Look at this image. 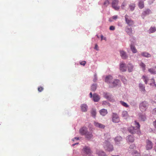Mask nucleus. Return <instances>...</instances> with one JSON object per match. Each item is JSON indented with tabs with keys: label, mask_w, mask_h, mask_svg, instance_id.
I'll return each mask as SVG.
<instances>
[{
	"label": "nucleus",
	"mask_w": 156,
	"mask_h": 156,
	"mask_svg": "<svg viewBox=\"0 0 156 156\" xmlns=\"http://www.w3.org/2000/svg\"><path fill=\"white\" fill-rule=\"evenodd\" d=\"M115 143L118 144L122 140V138L120 136H117L114 139Z\"/></svg>",
	"instance_id": "nucleus-20"
},
{
	"label": "nucleus",
	"mask_w": 156,
	"mask_h": 156,
	"mask_svg": "<svg viewBox=\"0 0 156 156\" xmlns=\"http://www.w3.org/2000/svg\"><path fill=\"white\" fill-rule=\"evenodd\" d=\"M126 5V4L125 2H123L121 5V8L123 9H124V7Z\"/></svg>",
	"instance_id": "nucleus-44"
},
{
	"label": "nucleus",
	"mask_w": 156,
	"mask_h": 156,
	"mask_svg": "<svg viewBox=\"0 0 156 156\" xmlns=\"http://www.w3.org/2000/svg\"><path fill=\"white\" fill-rule=\"evenodd\" d=\"M123 80V82H124V83H125H125H126V79H124V80Z\"/></svg>",
	"instance_id": "nucleus-53"
},
{
	"label": "nucleus",
	"mask_w": 156,
	"mask_h": 156,
	"mask_svg": "<svg viewBox=\"0 0 156 156\" xmlns=\"http://www.w3.org/2000/svg\"><path fill=\"white\" fill-rule=\"evenodd\" d=\"M122 117L125 119H127L128 117V112L126 111H124L122 112Z\"/></svg>",
	"instance_id": "nucleus-24"
},
{
	"label": "nucleus",
	"mask_w": 156,
	"mask_h": 156,
	"mask_svg": "<svg viewBox=\"0 0 156 156\" xmlns=\"http://www.w3.org/2000/svg\"><path fill=\"white\" fill-rule=\"evenodd\" d=\"M154 149H155V150L156 152V146L155 147H154Z\"/></svg>",
	"instance_id": "nucleus-59"
},
{
	"label": "nucleus",
	"mask_w": 156,
	"mask_h": 156,
	"mask_svg": "<svg viewBox=\"0 0 156 156\" xmlns=\"http://www.w3.org/2000/svg\"><path fill=\"white\" fill-rule=\"evenodd\" d=\"M85 137L88 139H90L92 138L93 135L92 133L91 132H87V133L85 135Z\"/></svg>",
	"instance_id": "nucleus-21"
},
{
	"label": "nucleus",
	"mask_w": 156,
	"mask_h": 156,
	"mask_svg": "<svg viewBox=\"0 0 156 156\" xmlns=\"http://www.w3.org/2000/svg\"><path fill=\"white\" fill-rule=\"evenodd\" d=\"M81 110L82 112H85L87 111V106L85 104H82L81 106Z\"/></svg>",
	"instance_id": "nucleus-18"
},
{
	"label": "nucleus",
	"mask_w": 156,
	"mask_h": 156,
	"mask_svg": "<svg viewBox=\"0 0 156 156\" xmlns=\"http://www.w3.org/2000/svg\"><path fill=\"white\" fill-rule=\"evenodd\" d=\"M139 87L140 88V89H141V90L142 91H144L145 90V87L144 86L143 84H140L139 85Z\"/></svg>",
	"instance_id": "nucleus-38"
},
{
	"label": "nucleus",
	"mask_w": 156,
	"mask_h": 156,
	"mask_svg": "<svg viewBox=\"0 0 156 156\" xmlns=\"http://www.w3.org/2000/svg\"><path fill=\"white\" fill-rule=\"evenodd\" d=\"M97 154L98 156H105V154L104 152L101 150H98L97 151Z\"/></svg>",
	"instance_id": "nucleus-23"
},
{
	"label": "nucleus",
	"mask_w": 156,
	"mask_h": 156,
	"mask_svg": "<svg viewBox=\"0 0 156 156\" xmlns=\"http://www.w3.org/2000/svg\"><path fill=\"white\" fill-rule=\"evenodd\" d=\"M80 65L84 66L86 63V62L85 61H82L80 62Z\"/></svg>",
	"instance_id": "nucleus-45"
},
{
	"label": "nucleus",
	"mask_w": 156,
	"mask_h": 156,
	"mask_svg": "<svg viewBox=\"0 0 156 156\" xmlns=\"http://www.w3.org/2000/svg\"><path fill=\"white\" fill-rule=\"evenodd\" d=\"M148 106V104L147 102H143L140 104V109L142 112H145Z\"/></svg>",
	"instance_id": "nucleus-3"
},
{
	"label": "nucleus",
	"mask_w": 156,
	"mask_h": 156,
	"mask_svg": "<svg viewBox=\"0 0 156 156\" xmlns=\"http://www.w3.org/2000/svg\"><path fill=\"white\" fill-rule=\"evenodd\" d=\"M142 78L145 82L146 84H147L148 80V79L147 77L145 76H142Z\"/></svg>",
	"instance_id": "nucleus-36"
},
{
	"label": "nucleus",
	"mask_w": 156,
	"mask_h": 156,
	"mask_svg": "<svg viewBox=\"0 0 156 156\" xmlns=\"http://www.w3.org/2000/svg\"><path fill=\"white\" fill-rule=\"evenodd\" d=\"M135 125L136 126V128L133 126H131L128 129L129 132L132 133H135L136 132L138 133V131L140 129V125L138 122L136 121H135Z\"/></svg>",
	"instance_id": "nucleus-1"
},
{
	"label": "nucleus",
	"mask_w": 156,
	"mask_h": 156,
	"mask_svg": "<svg viewBox=\"0 0 156 156\" xmlns=\"http://www.w3.org/2000/svg\"><path fill=\"white\" fill-rule=\"evenodd\" d=\"M135 4L134 3L130 4L129 5V8L132 11H133L135 9Z\"/></svg>",
	"instance_id": "nucleus-30"
},
{
	"label": "nucleus",
	"mask_w": 156,
	"mask_h": 156,
	"mask_svg": "<svg viewBox=\"0 0 156 156\" xmlns=\"http://www.w3.org/2000/svg\"><path fill=\"white\" fill-rule=\"evenodd\" d=\"M153 112L154 114H156V108L153 110Z\"/></svg>",
	"instance_id": "nucleus-50"
},
{
	"label": "nucleus",
	"mask_w": 156,
	"mask_h": 156,
	"mask_svg": "<svg viewBox=\"0 0 156 156\" xmlns=\"http://www.w3.org/2000/svg\"><path fill=\"white\" fill-rule=\"evenodd\" d=\"M125 18L126 23L129 26H132L134 24V21L130 18L129 16L126 15L125 16Z\"/></svg>",
	"instance_id": "nucleus-4"
},
{
	"label": "nucleus",
	"mask_w": 156,
	"mask_h": 156,
	"mask_svg": "<svg viewBox=\"0 0 156 156\" xmlns=\"http://www.w3.org/2000/svg\"><path fill=\"white\" fill-rule=\"evenodd\" d=\"M133 66L131 64H128L127 65V67L129 72H131L133 70Z\"/></svg>",
	"instance_id": "nucleus-25"
},
{
	"label": "nucleus",
	"mask_w": 156,
	"mask_h": 156,
	"mask_svg": "<svg viewBox=\"0 0 156 156\" xmlns=\"http://www.w3.org/2000/svg\"><path fill=\"white\" fill-rule=\"evenodd\" d=\"M112 18L113 19L116 20L118 18L117 16H114L112 17Z\"/></svg>",
	"instance_id": "nucleus-48"
},
{
	"label": "nucleus",
	"mask_w": 156,
	"mask_h": 156,
	"mask_svg": "<svg viewBox=\"0 0 156 156\" xmlns=\"http://www.w3.org/2000/svg\"><path fill=\"white\" fill-rule=\"evenodd\" d=\"M97 86L96 84H93L91 86V90L93 91H95L97 88Z\"/></svg>",
	"instance_id": "nucleus-35"
},
{
	"label": "nucleus",
	"mask_w": 156,
	"mask_h": 156,
	"mask_svg": "<svg viewBox=\"0 0 156 156\" xmlns=\"http://www.w3.org/2000/svg\"><path fill=\"white\" fill-rule=\"evenodd\" d=\"M43 89L44 88L42 87H39L38 88V90L40 92L42 91Z\"/></svg>",
	"instance_id": "nucleus-42"
},
{
	"label": "nucleus",
	"mask_w": 156,
	"mask_h": 156,
	"mask_svg": "<svg viewBox=\"0 0 156 156\" xmlns=\"http://www.w3.org/2000/svg\"><path fill=\"white\" fill-rule=\"evenodd\" d=\"M140 65L141 67L142 68V69L144 71L145 69V66L146 65L142 63V62H141L140 63Z\"/></svg>",
	"instance_id": "nucleus-32"
},
{
	"label": "nucleus",
	"mask_w": 156,
	"mask_h": 156,
	"mask_svg": "<svg viewBox=\"0 0 156 156\" xmlns=\"http://www.w3.org/2000/svg\"><path fill=\"white\" fill-rule=\"evenodd\" d=\"M109 4V2L108 0H105L104 3V5L107 6Z\"/></svg>",
	"instance_id": "nucleus-40"
},
{
	"label": "nucleus",
	"mask_w": 156,
	"mask_h": 156,
	"mask_svg": "<svg viewBox=\"0 0 156 156\" xmlns=\"http://www.w3.org/2000/svg\"><path fill=\"white\" fill-rule=\"evenodd\" d=\"M104 97L106 98L109 99V100H110V97L109 96H108V94L106 93H105L104 94Z\"/></svg>",
	"instance_id": "nucleus-41"
},
{
	"label": "nucleus",
	"mask_w": 156,
	"mask_h": 156,
	"mask_svg": "<svg viewBox=\"0 0 156 156\" xmlns=\"http://www.w3.org/2000/svg\"><path fill=\"white\" fill-rule=\"evenodd\" d=\"M135 153H136V151H135Z\"/></svg>",
	"instance_id": "nucleus-63"
},
{
	"label": "nucleus",
	"mask_w": 156,
	"mask_h": 156,
	"mask_svg": "<svg viewBox=\"0 0 156 156\" xmlns=\"http://www.w3.org/2000/svg\"><path fill=\"white\" fill-rule=\"evenodd\" d=\"M80 133L82 135H85L88 132L87 129L86 127H83L80 130Z\"/></svg>",
	"instance_id": "nucleus-9"
},
{
	"label": "nucleus",
	"mask_w": 156,
	"mask_h": 156,
	"mask_svg": "<svg viewBox=\"0 0 156 156\" xmlns=\"http://www.w3.org/2000/svg\"><path fill=\"white\" fill-rule=\"evenodd\" d=\"M113 77L109 75L106 77L105 81L107 83H110Z\"/></svg>",
	"instance_id": "nucleus-14"
},
{
	"label": "nucleus",
	"mask_w": 156,
	"mask_h": 156,
	"mask_svg": "<svg viewBox=\"0 0 156 156\" xmlns=\"http://www.w3.org/2000/svg\"><path fill=\"white\" fill-rule=\"evenodd\" d=\"M104 148L108 151H112L113 150V146L111 145L109 142L106 140L104 142Z\"/></svg>",
	"instance_id": "nucleus-2"
},
{
	"label": "nucleus",
	"mask_w": 156,
	"mask_h": 156,
	"mask_svg": "<svg viewBox=\"0 0 156 156\" xmlns=\"http://www.w3.org/2000/svg\"><path fill=\"white\" fill-rule=\"evenodd\" d=\"M150 12V10L149 9H147L144 11L142 13L141 16L143 19H144L145 16L149 14Z\"/></svg>",
	"instance_id": "nucleus-10"
},
{
	"label": "nucleus",
	"mask_w": 156,
	"mask_h": 156,
	"mask_svg": "<svg viewBox=\"0 0 156 156\" xmlns=\"http://www.w3.org/2000/svg\"><path fill=\"white\" fill-rule=\"evenodd\" d=\"M141 55L146 57H150L151 56V55L149 54L146 52L142 53L141 54Z\"/></svg>",
	"instance_id": "nucleus-29"
},
{
	"label": "nucleus",
	"mask_w": 156,
	"mask_h": 156,
	"mask_svg": "<svg viewBox=\"0 0 156 156\" xmlns=\"http://www.w3.org/2000/svg\"><path fill=\"white\" fill-rule=\"evenodd\" d=\"M153 147V144L152 142L149 140H146V149L147 150H149L152 149Z\"/></svg>",
	"instance_id": "nucleus-7"
},
{
	"label": "nucleus",
	"mask_w": 156,
	"mask_h": 156,
	"mask_svg": "<svg viewBox=\"0 0 156 156\" xmlns=\"http://www.w3.org/2000/svg\"><path fill=\"white\" fill-rule=\"evenodd\" d=\"M91 114L93 116L95 117L96 114V110H92L91 111Z\"/></svg>",
	"instance_id": "nucleus-39"
},
{
	"label": "nucleus",
	"mask_w": 156,
	"mask_h": 156,
	"mask_svg": "<svg viewBox=\"0 0 156 156\" xmlns=\"http://www.w3.org/2000/svg\"><path fill=\"white\" fill-rule=\"evenodd\" d=\"M100 114L103 116L106 115L108 113L107 110L105 109H102L99 111Z\"/></svg>",
	"instance_id": "nucleus-19"
},
{
	"label": "nucleus",
	"mask_w": 156,
	"mask_h": 156,
	"mask_svg": "<svg viewBox=\"0 0 156 156\" xmlns=\"http://www.w3.org/2000/svg\"><path fill=\"white\" fill-rule=\"evenodd\" d=\"M112 120L113 122L115 123H118L119 121V118L117 114L113 113Z\"/></svg>",
	"instance_id": "nucleus-6"
},
{
	"label": "nucleus",
	"mask_w": 156,
	"mask_h": 156,
	"mask_svg": "<svg viewBox=\"0 0 156 156\" xmlns=\"http://www.w3.org/2000/svg\"><path fill=\"white\" fill-rule=\"evenodd\" d=\"M94 124L96 127L100 128H104L105 127V126L104 125L97 122H94Z\"/></svg>",
	"instance_id": "nucleus-13"
},
{
	"label": "nucleus",
	"mask_w": 156,
	"mask_h": 156,
	"mask_svg": "<svg viewBox=\"0 0 156 156\" xmlns=\"http://www.w3.org/2000/svg\"><path fill=\"white\" fill-rule=\"evenodd\" d=\"M78 143H75V144H73V146H74L75 145H76V144H78Z\"/></svg>",
	"instance_id": "nucleus-54"
},
{
	"label": "nucleus",
	"mask_w": 156,
	"mask_h": 156,
	"mask_svg": "<svg viewBox=\"0 0 156 156\" xmlns=\"http://www.w3.org/2000/svg\"><path fill=\"white\" fill-rule=\"evenodd\" d=\"M151 80L152 81V82H153L154 83H155L154 80L153 79H151Z\"/></svg>",
	"instance_id": "nucleus-55"
},
{
	"label": "nucleus",
	"mask_w": 156,
	"mask_h": 156,
	"mask_svg": "<svg viewBox=\"0 0 156 156\" xmlns=\"http://www.w3.org/2000/svg\"><path fill=\"white\" fill-rule=\"evenodd\" d=\"M90 98H92V97H93V96H92V93L91 92H90Z\"/></svg>",
	"instance_id": "nucleus-52"
},
{
	"label": "nucleus",
	"mask_w": 156,
	"mask_h": 156,
	"mask_svg": "<svg viewBox=\"0 0 156 156\" xmlns=\"http://www.w3.org/2000/svg\"><path fill=\"white\" fill-rule=\"evenodd\" d=\"M130 48L133 53H136L137 52V50L133 45H131L130 46Z\"/></svg>",
	"instance_id": "nucleus-27"
},
{
	"label": "nucleus",
	"mask_w": 156,
	"mask_h": 156,
	"mask_svg": "<svg viewBox=\"0 0 156 156\" xmlns=\"http://www.w3.org/2000/svg\"><path fill=\"white\" fill-rule=\"evenodd\" d=\"M136 148V146L134 144L131 145L130 147L129 148L131 149H134Z\"/></svg>",
	"instance_id": "nucleus-43"
},
{
	"label": "nucleus",
	"mask_w": 156,
	"mask_h": 156,
	"mask_svg": "<svg viewBox=\"0 0 156 156\" xmlns=\"http://www.w3.org/2000/svg\"><path fill=\"white\" fill-rule=\"evenodd\" d=\"M101 40H104L105 41L106 40V37H104L103 35H102L101 36Z\"/></svg>",
	"instance_id": "nucleus-47"
},
{
	"label": "nucleus",
	"mask_w": 156,
	"mask_h": 156,
	"mask_svg": "<svg viewBox=\"0 0 156 156\" xmlns=\"http://www.w3.org/2000/svg\"><path fill=\"white\" fill-rule=\"evenodd\" d=\"M74 139H76V140H78L79 139V137H75L74 138Z\"/></svg>",
	"instance_id": "nucleus-56"
},
{
	"label": "nucleus",
	"mask_w": 156,
	"mask_h": 156,
	"mask_svg": "<svg viewBox=\"0 0 156 156\" xmlns=\"http://www.w3.org/2000/svg\"><path fill=\"white\" fill-rule=\"evenodd\" d=\"M109 29L111 30H114L115 29V27L113 26H111L109 28Z\"/></svg>",
	"instance_id": "nucleus-46"
},
{
	"label": "nucleus",
	"mask_w": 156,
	"mask_h": 156,
	"mask_svg": "<svg viewBox=\"0 0 156 156\" xmlns=\"http://www.w3.org/2000/svg\"><path fill=\"white\" fill-rule=\"evenodd\" d=\"M125 31L127 34L129 35H132L133 34L132 30L131 28L127 27L125 29Z\"/></svg>",
	"instance_id": "nucleus-16"
},
{
	"label": "nucleus",
	"mask_w": 156,
	"mask_h": 156,
	"mask_svg": "<svg viewBox=\"0 0 156 156\" xmlns=\"http://www.w3.org/2000/svg\"><path fill=\"white\" fill-rule=\"evenodd\" d=\"M156 30V29L155 27H151L149 30L150 33H153Z\"/></svg>",
	"instance_id": "nucleus-34"
},
{
	"label": "nucleus",
	"mask_w": 156,
	"mask_h": 156,
	"mask_svg": "<svg viewBox=\"0 0 156 156\" xmlns=\"http://www.w3.org/2000/svg\"><path fill=\"white\" fill-rule=\"evenodd\" d=\"M98 48V46L97 44L95 45V48L97 50H98V49L97 48Z\"/></svg>",
	"instance_id": "nucleus-51"
},
{
	"label": "nucleus",
	"mask_w": 156,
	"mask_h": 156,
	"mask_svg": "<svg viewBox=\"0 0 156 156\" xmlns=\"http://www.w3.org/2000/svg\"><path fill=\"white\" fill-rule=\"evenodd\" d=\"M148 71L151 74H156V67L149 69Z\"/></svg>",
	"instance_id": "nucleus-22"
},
{
	"label": "nucleus",
	"mask_w": 156,
	"mask_h": 156,
	"mask_svg": "<svg viewBox=\"0 0 156 156\" xmlns=\"http://www.w3.org/2000/svg\"><path fill=\"white\" fill-rule=\"evenodd\" d=\"M107 102L106 101H104L103 102V104H105V103H106Z\"/></svg>",
	"instance_id": "nucleus-57"
},
{
	"label": "nucleus",
	"mask_w": 156,
	"mask_h": 156,
	"mask_svg": "<svg viewBox=\"0 0 156 156\" xmlns=\"http://www.w3.org/2000/svg\"><path fill=\"white\" fill-rule=\"evenodd\" d=\"M120 102L121 104L123 106L126 108L129 107V105L126 102L122 101H120Z\"/></svg>",
	"instance_id": "nucleus-33"
},
{
	"label": "nucleus",
	"mask_w": 156,
	"mask_h": 156,
	"mask_svg": "<svg viewBox=\"0 0 156 156\" xmlns=\"http://www.w3.org/2000/svg\"><path fill=\"white\" fill-rule=\"evenodd\" d=\"M83 151L85 153V156H92L91 155V151L89 147L85 146L83 148Z\"/></svg>",
	"instance_id": "nucleus-5"
},
{
	"label": "nucleus",
	"mask_w": 156,
	"mask_h": 156,
	"mask_svg": "<svg viewBox=\"0 0 156 156\" xmlns=\"http://www.w3.org/2000/svg\"><path fill=\"white\" fill-rule=\"evenodd\" d=\"M155 99H156V95L155 96Z\"/></svg>",
	"instance_id": "nucleus-60"
},
{
	"label": "nucleus",
	"mask_w": 156,
	"mask_h": 156,
	"mask_svg": "<svg viewBox=\"0 0 156 156\" xmlns=\"http://www.w3.org/2000/svg\"><path fill=\"white\" fill-rule=\"evenodd\" d=\"M139 117L142 121H145L146 119V117L144 115L141 114L139 115Z\"/></svg>",
	"instance_id": "nucleus-31"
},
{
	"label": "nucleus",
	"mask_w": 156,
	"mask_h": 156,
	"mask_svg": "<svg viewBox=\"0 0 156 156\" xmlns=\"http://www.w3.org/2000/svg\"><path fill=\"white\" fill-rule=\"evenodd\" d=\"M104 136L105 137V139L108 140L110 138V135L108 133H106L105 134Z\"/></svg>",
	"instance_id": "nucleus-37"
},
{
	"label": "nucleus",
	"mask_w": 156,
	"mask_h": 156,
	"mask_svg": "<svg viewBox=\"0 0 156 156\" xmlns=\"http://www.w3.org/2000/svg\"><path fill=\"white\" fill-rule=\"evenodd\" d=\"M127 140L130 142H133L134 141L133 137L131 136H128L127 138Z\"/></svg>",
	"instance_id": "nucleus-28"
},
{
	"label": "nucleus",
	"mask_w": 156,
	"mask_h": 156,
	"mask_svg": "<svg viewBox=\"0 0 156 156\" xmlns=\"http://www.w3.org/2000/svg\"><path fill=\"white\" fill-rule=\"evenodd\" d=\"M118 0H114L112 2V6L115 9L118 10L119 9V7L118 6Z\"/></svg>",
	"instance_id": "nucleus-8"
},
{
	"label": "nucleus",
	"mask_w": 156,
	"mask_h": 156,
	"mask_svg": "<svg viewBox=\"0 0 156 156\" xmlns=\"http://www.w3.org/2000/svg\"><path fill=\"white\" fill-rule=\"evenodd\" d=\"M96 80H97V79L95 78V79H94V81H96Z\"/></svg>",
	"instance_id": "nucleus-58"
},
{
	"label": "nucleus",
	"mask_w": 156,
	"mask_h": 156,
	"mask_svg": "<svg viewBox=\"0 0 156 156\" xmlns=\"http://www.w3.org/2000/svg\"><path fill=\"white\" fill-rule=\"evenodd\" d=\"M120 83V81L119 80L116 79L112 82V84L113 87H115Z\"/></svg>",
	"instance_id": "nucleus-26"
},
{
	"label": "nucleus",
	"mask_w": 156,
	"mask_h": 156,
	"mask_svg": "<svg viewBox=\"0 0 156 156\" xmlns=\"http://www.w3.org/2000/svg\"><path fill=\"white\" fill-rule=\"evenodd\" d=\"M155 87H156V85L155 84Z\"/></svg>",
	"instance_id": "nucleus-64"
},
{
	"label": "nucleus",
	"mask_w": 156,
	"mask_h": 156,
	"mask_svg": "<svg viewBox=\"0 0 156 156\" xmlns=\"http://www.w3.org/2000/svg\"><path fill=\"white\" fill-rule=\"evenodd\" d=\"M138 6L140 9H142L144 7V1L143 0H139V1Z\"/></svg>",
	"instance_id": "nucleus-15"
},
{
	"label": "nucleus",
	"mask_w": 156,
	"mask_h": 156,
	"mask_svg": "<svg viewBox=\"0 0 156 156\" xmlns=\"http://www.w3.org/2000/svg\"><path fill=\"white\" fill-rule=\"evenodd\" d=\"M120 55L123 59H126L127 58L126 53L123 51H120Z\"/></svg>",
	"instance_id": "nucleus-17"
},
{
	"label": "nucleus",
	"mask_w": 156,
	"mask_h": 156,
	"mask_svg": "<svg viewBox=\"0 0 156 156\" xmlns=\"http://www.w3.org/2000/svg\"><path fill=\"white\" fill-rule=\"evenodd\" d=\"M112 156H118V155H117V156H115V155H112Z\"/></svg>",
	"instance_id": "nucleus-61"
},
{
	"label": "nucleus",
	"mask_w": 156,
	"mask_h": 156,
	"mask_svg": "<svg viewBox=\"0 0 156 156\" xmlns=\"http://www.w3.org/2000/svg\"><path fill=\"white\" fill-rule=\"evenodd\" d=\"M153 125L154 127L156 128V120L153 122Z\"/></svg>",
	"instance_id": "nucleus-49"
},
{
	"label": "nucleus",
	"mask_w": 156,
	"mask_h": 156,
	"mask_svg": "<svg viewBox=\"0 0 156 156\" xmlns=\"http://www.w3.org/2000/svg\"><path fill=\"white\" fill-rule=\"evenodd\" d=\"M120 69L122 72H125L126 70V67L124 63H121L120 65Z\"/></svg>",
	"instance_id": "nucleus-11"
},
{
	"label": "nucleus",
	"mask_w": 156,
	"mask_h": 156,
	"mask_svg": "<svg viewBox=\"0 0 156 156\" xmlns=\"http://www.w3.org/2000/svg\"><path fill=\"white\" fill-rule=\"evenodd\" d=\"M100 99V97L98 95L96 94H94L93 95V99L94 101L98 102Z\"/></svg>",
	"instance_id": "nucleus-12"
},
{
	"label": "nucleus",
	"mask_w": 156,
	"mask_h": 156,
	"mask_svg": "<svg viewBox=\"0 0 156 156\" xmlns=\"http://www.w3.org/2000/svg\"><path fill=\"white\" fill-rule=\"evenodd\" d=\"M72 140L74 141V139H72Z\"/></svg>",
	"instance_id": "nucleus-62"
}]
</instances>
